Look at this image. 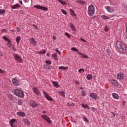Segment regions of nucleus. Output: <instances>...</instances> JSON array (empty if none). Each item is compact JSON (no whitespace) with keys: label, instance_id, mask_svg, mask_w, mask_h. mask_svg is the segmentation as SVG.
I'll list each match as a JSON object with an SVG mask.
<instances>
[{"label":"nucleus","instance_id":"1","mask_svg":"<svg viewBox=\"0 0 127 127\" xmlns=\"http://www.w3.org/2000/svg\"><path fill=\"white\" fill-rule=\"evenodd\" d=\"M116 46L120 51L121 52H124V53H127V47L125 44H123L122 42L120 41H118L116 43Z\"/></svg>","mask_w":127,"mask_h":127},{"label":"nucleus","instance_id":"2","mask_svg":"<svg viewBox=\"0 0 127 127\" xmlns=\"http://www.w3.org/2000/svg\"><path fill=\"white\" fill-rule=\"evenodd\" d=\"M14 94L19 98H23L24 97V93L22 90L15 89L14 91Z\"/></svg>","mask_w":127,"mask_h":127},{"label":"nucleus","instance_id":"3","mask_svg":"<svg viewBox=\"0 0 127 127\" xmlns=\"http://www.w3.org/2000/svg\"><path fill=\"white\" fill-rule=\"evenodd\" d=\"M88 13L90 16L94 15V14L95 13V6H94V5L91 4L89 6Z\"/></svg>","mask_w":127,"mask_h":127},{"label":"nucleus","instance_id":"4","mask_svg":"<svg viewBox=\"0 0 127 127\" xmlns=\"http://www.w3.org/2000/svg\"><path fill=\"white\" fill-rule=\"evenodd\" d=\"M13 56L15 60L17 61V62L22 63V59H21V57H20V56H19L18 54H14Z\"/></svg>","mask_w":127,"mask_h":127},{"label":"nucleus","instance_id":"5","mask_svg":"<svg viewBox=\"0 0 127 127\" xmlns=\"http://www.w3.org/2000/svg\"><path fill=\"white\" fill-rule=\"evenodd\" d=\"M34 7L35 8H37V9H42L43 10H48V8L43 7V6H40V5H34Z\"/></svg>","mask_w":127,"mask_h":127},{"label":"nucleus","instance_id":"6","mask_svg":"<svg viewBox=\"0 0 127 127\" xmlns=\"http://www.w3.org/2000/svg\"><path fill=\"white\" fill-rule=\"evenodd\" d=\"M12 83L13 86H17L19 85V83H18V80H17L15 78H13L12 79Z\"/></svg>","mask_w":127,"mask_h":127},{"label":"nucleus","instance_id":"7","mask_svg":"<svg viewBox=\"0 0 127 127\" xmlns=\"http://www.w3.org/2000/svg\"><path fill=\"white\" fill-rule=\"evenodd\" d=\"M42 118L46 121V122H48L49 124H51L52 123V121L50 120V118L49 117H47L46 115H42Z\"/></svg>","mask_w":127,"mask_h":127},{"label":"nucleus","instance_id":"8","mask_svg":"<svg viewBox=\"0 0 127 127\" xmlns=\"http://www.w3.org/2000/svg\"><path fill=\"white\" fill-rule=\"evenodd\" d=\"M90 96L92 99H93V100H98V95L95 93H91Z\"/></svg>","mask_w":127,"mask_h":127},{"label":"nucleus","instance_id":"9","mask_svg":"<svg viewBox=\"0 0 127 127\" xmlns=\"http://www.w3.org/2000/svg\"><path fill=\"white\" fill-rule=\"evenodd\" d=\"M111 83L113 86H114V87H118V85H119V82H118V81L115 79H112L111 81Z\"/></svg>","mask_w":127,"mask_h":127},{"label":"nucleus","instance_id":"10","mask_svg":"<svg viewBox=\"0 0 127 127\" xmlns=\"http://www.w3.org/2000/svg\"><path fill=\"white\" fill-rule=\"evenodd\" d=\"M78 54H79V55H80V57H81V58H85L86 59H88V58H89V57L85 54H84L81 52H77Z\"/></svg>","mask_w":127,"mask_h":127},{"label":"nucleus","instance_id":"11","mask_svg":"<svg viewBox=\"0 0 127 127\" xmlns=\"http://www.w3.org/2000/svg\"><path fill=\"white\" fill-rule=\"evenodd\" d=\"M30 105L32 107V108H36L38 105L36 102H35L34 101H31L30 102Z\"/></svg>","mask_w":127,"mask_h":127},{"label":"nucleus","instance_id":"12","mask_svg":"<svg viewBox=\"0 0 127 127\" xmlns=\"http://www.w3.org/2000/svg\"><path fill=\"white\" fill-rule=\"evenodd\" d=\"M30 43H31V44H33V45H36L37 44V42L35 41L34 38H32L29 39Z\"/></svg>","mask_w":127,"mask_h":127},{"label":"nucleus","instance_id":"13","mask_svg":"<svg viewBox=\"0 0 127 127\" xmlns=\"http://www.w3.org/2000/svg\"><path fill=\"white\" fill-rule=\"evenodd\" d=\"M11 7L13 9H15V8H18V7H20V5H19V4H18V3H17L12 6H11Z\"/></svg>","mask_w":127,"mask_h":127},{"label":"nucleus","instance_id":"14","mask_svg":"<svg viewBox=\"0 0 127 127\" xmlns=\"http://www.w3.org/2000/svg\"><path fill=\"white\" fill-rule=\"evenodd\" d=\"M52 84L56 88H59L60 87V85H59L58 82L52 81Z\"/></svg>","mask_w":127,"mask_h":127},{"label":"nucleus","instance_id":"15","mask_svg":"<svg viewBox=\"0 0 127 127\" xmlns=\"http://www.w3.org/2000/svg\"><path fill=\"white\" fill-rule=\"evenodd\" d=\"M2 38L3 39H4V40H5V41H7L8 45H10V40L9 39H8L5 36L2 37Z\"/></svg>","mask_w":127,"mask_h":127},{"label":"nucleus","instance_id":"16","mask_svg":"<svg viewBox=\"0 0 127 127\" xmlns=\"http://www.w3.org/2000/svg\"><path fill=\"white\" fill-rule=\"evenodd\" d=\"M23 123H25V125H27V126H30V122L28 121V120L26 119H24L23 120Z\"/></svg>","mask_w":127,"mask_h":127},{"label":"nucleus","instance_id":"17","mask_svg":"<svg viewBox=\"0 0 127 127\" xmlns=\"http://www.w3.org/2000/svg\"><path fill=\"white\" fill-rule=\"evenodd\" d=\"M33 90L36 95H39L40 94V92H39V90L36 87H34Z\"/></svg>","mask_w":127,"mask_h":127},{"label":"nucleus","instance_id":"18","mask_svg":"<svg viewBox=\"0 0 127 127\" xmlns=\"http://www.w3.org/2000/svg\"><path fill=\"white\" fill-rule=\"evenodd\" d=\"M112 96L114 98V99H116V100H118L120 97L119 96V95L116 93H112Z\"/></svg>","mask_w":127,"mask_h":127},{"label":"nucleus","instance_id":"19","mask_svg":"<svg viewBox=\"0 0 127 127\" xmlns=\"http://www.w3.org/2000/svg\"><path fill=\"white\" fill-rule=\"evenodd\" d=\"M69 26L70 27H71V30H72L73 31H76V28L75 27V26H74V25L73 24V23H72V22H70L69 23Z\"/></svg>","mask_w":127,"mask_h":127},{"label":"nucleus","instance_id":"20","mask_svg":"<svg viewBox=\"0 0 127 127\" xmlns=\"http://www.w3.org/2000/svg\"><path fill=\"white\" fill-rule=\"evenodd\" d=\"M16 120L15 119H11L9 122V124L11 127H14L13 126V123H15Z\"/></svg>","mask_w":127,"mask_h":127},{"label":"nucleus","instance_id":"21","mask_svg":"<svg viewBox=\"0 0 127 127\" xmlns=\"http://www.w3.org/2000/svg\"><path fill=\"white\" fill-rule=\"evenodd\" d=\"M58 1L60 2V3H61L62 5H67V2L65 1H63L62 0H58Z\"/></svg>","mask_w":127,"mask_h":127},{"label":"nucleus","instance_id":"22","mask_svg":"<svg viewBox=\"0 0 127 127\" xmlns=\"http://www.w3.org/2000/svg\"><path fill=\"white\" fill-rule=\"evenodd\" d=\"M17 115L19 116V117H24L25 116V113L22 112H19L17 113Z\"/></svg>","mask_w":127,"mask_h":127},{"label":"nucleus","instance_id":"23","mask_svg":"<svg viewBox=\"0 0 127 127\" xmlns=\"http://www.w3.org/2000/svg\"><path fill=\"white\" fill-rule=\"evenodd\" d=\"M76 2H78V3H80V4H82V5L85 4L86 3V2L83 0H76Z\"/></svg>","mask_w":127,"mask_h":127},{"label":"nucleus","instance_id":"24","mask_svg":"<svg viewBox=\"0 0 127 127\" xmlns=\"http://www.w3.org/2000/svg\"><path fill=\"white\" fill-rule=\"evenodd\" d=\"M59 94H60V96H62L64 98H65V92L64 91H59Z\"/></svg>","mask_w":127,"mask_h":127},{"label":"nucleus","instance_id":"25","mask_svg":"<svg viewBox=\"0 0 127 127\" xmlns=\"http://www.w3.org/2000/svg\"><path fill=\"white\" fill-rule=\"evenodd\" d=\"M69 11L70 12L71 15L72 16H76V14H75V12H74V10L72 9H69Z\"/></svg>","mask_w":127,"mask_h":127},{"label":"nucleus","instance_id":"26","mask_svg":"<svg viewBox=\"0 0 127 127\" xmlns=\"http://www.w3.org/2000/svg\"><path fill=\"white\" fill-rule=\"evenodd\" d=\"M117 77L118 78V79H123V78H124V74L121 73H119L117 74Z\"/></svg>","mask_w":127,"mask_h":127},{"label":"nucleus","instance_id":"27","mask_svg":"<svg viewBox=\"0 0 127 127\" xmlns=\"http://www.w3.org/2000/svg\"><path fill=\"white\" fill-rule=\"evenodd\" d=\"M16 42L17 43V44H18V43H19V41H20L21 39V37H20V36H18L16 38Z\"/></svg>","mask_w":127,"mask_h":127},{"label":"nucleus","instance_id":"28","mask_svg":"<svg viewBox=\"0 0 127 127\" xmlns=\"http://www.w3.org/2000/svg\"><path fill=\"white\" fill-rule=\"evenodd\" d=\"M59 69H60V70H67V69H68V67H67V66H59Z\"/></svg>","mask_w":127,"mask_h":127},{"label":"nucleus","instance_id":"29","mask_svg":"<svg viewBox=\"0 0 127 127\" xmlns=\"http://www.w3.org/2000/svg\"><path fill=\"white\" fill-rule=\"evenodd\" d=\"M52 57L54 58V59H55V60H58V57H57V54H54L52 55Z\"/></svg>","mask_w":127,"mask_h":127},{"label":"nucleus","instance_id":"30","mask_svg":"<svg viewBox=\"0 0 127 127\" xmlns=\"http://www.w3.org/2000/svg\"><path fill=\"white\" fill-rule=\"evenodd\" d=\"M82 107L84 109H88V110H90V107L87 105H85L84 104H82Z\"/></svg>","mask_w":127,"mask_h":127},{"label":"nucleus","instance_id":"31","mask_svg":"<svg viewBox=\"0 0 127 127\" xmlns=\"http://www.w3.org/2000/svg\"><path fill=\"white\" fill-rule=\"evenodd\" d=\"M107 10L109 12H113V9H112V8H111L110 6L107 7Z\"/></svg>","mask_w":127,"mask_h":127},{"label":"nucleus","instance_id":"32","mask_svg":"<svg viewBox=\"0 0 127 127\" xmlns=\"http://www.w3.org/2000/svg\"><path fill=\"white\" fill-rule=\"evenodd\" d=\"M8 46L10 47V48H11V50H13V51H16V49L15 48V47H14V46H11V47H10L9 45H8Z\"/></svg>","mask_w":127,"mask_h":127},{"label":"nucleus","instance_id":"33","mask_svg":"<svg viewBox=\"0 0 127 127\" xmlns=\"http://www.w3.org/2000/svg\"><path fill=\"white\" fill-rule=\"evenodd\" d=\"M92 75L91 74H88L86 76V78L87 79V80H91L92 79Z\"/></svg>","mask_w":127,"mask_h":127},{"label":"nucleus","instance_id":"34","mask_svg":"<svg viewBox=\"0 0 127 127\" xmlns=\"http://www.w3.org/2000/svg\"><path fill=\"white\" fill-rule=\"evenodd\" d=\"M71 50L72 51H75V52H78L79 51L78 50V49H77L75 47H72L71 48Z\"/></svg>","mask_w":127,"mask_h":127},{"label":"nucleus","instance_id":"35","mask_svg":"<svg viewBox=\"0 0 127 127\" xmlns=\"http://www.w3.org/2000/svg\"><path fill=\"white\" fill-rule=\"evenodd\" d=\"M102 18H103V19H110V17H108L106 15H102Z\"/></svg>","mask_w":127,"mask_h":127},{"label":"nucleus","instance_id":"36","mask_svg":"<svg viewBox=\"0 0 127 127\" xmlns=\"http://www.w3.org/2000/svg\"><path fill=\"white\" fill-rule=\"evenodd\" d=\"M67 106L68 107H74V106H75V104H74V103L70 104L69 103H67Z\"/></svg>","mask_w":127,"mask_h":127},{"label":"nucleus","instance_id":"37","mask_svg":"<svg viewBox=\"0 0 127 127\" xmlns=\"http://www.w3.org/2000/svg\"><path fill=\"white\" fill-rule=\"evenodd\" d=\"M47 100L49 101H53V99H52V97L49 96L48 95L47 97H46Z\"/></svg>","mask_w":127,"mask_h":127},{"label":"nucleus","instance_id":"38","mask_svg":"<svg viewBox=\"0 0 127 127\" xmlns=\"http://www.w3.org/2000/svg\"><path fill=\"white\" fill-rule=\"evenodd\" d=\"M109 29H110V28L107 25L105 26V28H104L105 31L108 32V31H109Z\"/></svg>","mask_w":127,"mask_h":127},{"label":"nucleus","instance_id":"39","mask_svg":"<svg viewBox=\"0 0 127 127\" xmlns=\"http://www.w3.org/2000/svg\"><path fill=\"white\" fill-rule=\"evenodd\" d=\"M3 13H5V10L0 9V14H3Z\"/></svg>","mask_w":127,"mask_h":127},{"label":"nucleus","instance_id":"40","mask_svg":"<svg viewBox=\"0 0 127 127\" xmlns=\"http://www.w3.org/2000/svg\"><path fill=\"white\" fill-rule=\"evenodd\" d=\"M61 11L64 14H65L66 15V14H67V12H66V10L63 9H61Z\"/></svg>","mask_w":127,"mask_h":127},{"label":"nucleus","instance_id":"41","mask_svg":"<svg viewBox=\"0 0 127 127\" xmlns=\"http://www.w3.org/2000/svg\"><path fill=\"white\" fill-rule=\"evenodd\" d=\"M46 64H49V65H51V61H46L45 62Z\"/></svg>","mask_w":127,"mask_h":127},{"label":"nucleus","instance_id":"42","mask_svg":"<svg viewBox=\"0 0 127 127\" xmlns=\"http://www.w3.org/2000/svg\"><path fill=\"white\" fill-rule=\"evenodd\" d=\"M83 120H84L85 122H86V123H88V122H89V120H88L87 118H86V116H83Z\"/></svg>","mask_w":127,"mask_h":127},{"label":"nucleus","instance_id":"43","mask_svg":"<svg viewBox=\"0 0 127 127\" xmlns=\"http://www.w3.org/2000/svg\"><path fill=\"white\" fill-rule=\"evenodd\" d=\"M33 27H35V28L37 29V30H39V28H38V27L36 26L35 24H33Z\"/></svg>","mask_w":127,"mask_h":127},{"label":"nucleus","instance_id":"44","mask_svg":"<svg viewBox=\"0 0 127 127\" xmlns=\"http://www.w3.org/2000/svg\"><path fill=\"white\" fill-rule=\"evenodd\" d=\"M81 94L82 96H86V91L82 90Z\"/></svg>","mask_w":127,"mask_h":127},{"label":"nucleus","instance_id":"45","mask_svg":"<svg viewBox=\"0 0 127 127\" xmlns=\"http://www.w3.org/2000/svg\"><path fill=\"white\" fill-rule=\"evenodd\" d=\"M45 53H46V51L44 50L43 51H40L39 54H45Z\"/></svg>","mask_w":127,"mask_h":127},{"label":"nucleus","instance_id":"46","mask_svg":"<svg viewBox=\"0 0 127 127\" xmlns=\"http://www.w3.org/2000/svg\"><path fill=\"white\" fill-rule=\"evenodd\" d=\"M65 35H66V36H67V37H68V38H70V37H71V36H70V35H69V34L67 32H65L64 33Z\"/></svg>","mask_w":127,"mask_h":127},{"label":"nucleus","instance_id":"47","mask_svg":"<svg viewBox=\"0 0 127 127\" xmlns=\"http://www.w3.org/2000/svg\"><path fill=\"white\" fill-rule=\"evenodd\" d=\"M43 94L45 96L46 98L48 96V93L45 91H43Z\"/></svg>","mask_w":127,"mask_h":127},{"label":"nucleus","instance_id":"48","mask_svg":"<svg viewBox=\"0 0 127 127\" xmlns=\"http://www.w3.org/2000/svg\"><path fill=\"white\" fill-rule=\"evenodd\" d=\"M0 73L1 74H4V73H5V71H4V70L0 68Z\"/></svg>","mask_w":127,"mask_h":127},{"label":"nucleus","instance_id":"49","mask_svg":"<svg viewBox=\"0 0 127 127\" xmlns=\"http://www.w3.org/2000/svg\"><path fill=\"white\" fill-rule=\"evenodd\" d=\"M82 71V72H85V70H84V69H83V68H80V69H79V70H78V72H79V73H81V71Z\"/></svg>","mask_w":127,"mask_h":127},{"label":"nucleus","instance_id":"50","mask_svg":"<svg viewBox=\"0 0 127 127\" xmlns=\"http://www.w3.org/2000/svg\"><path fill=\"white\" fill-rule=\"evenodd\" d=\"M56 52H57L60 55H61V52L58 50V49H56Z\"/></svg>","mask_w":127,"mask_h":127},{"label":"nucleus","instance_id":"51","mask_svg":"<svg viewBox=\"0 0 127 127\" xmlns=\"http://www.w3.org/2000/svg\"><path fill=\"white\" fill-rule=\"evenodd\" d=\"M80 40H81V41H83V42H86V41L83 39V38H80Z\"/></svg>","mask_w":127,"mask_h":127},{"label":"nucleus","instance_id":"52","mask_svg":"<svg viewBox=\"0 0 127 127\" xmlns=\"http://www.w3.org/2000/svg\"><path fill=\"white\" fill-rule=\"evenodd\" d=\"M18 103L19 104V105H22V102L20 101V100H19L18 101Z\"/></svg>","mask_w":127,"mask_h":127},{"label":"nucleus","instance_id":"53","mask_svg":"<svg viewBox=\"0 0 127 127\" xmlns=\"http://www.w3.org/2000/svg\"><path fill=\"white\" fill-rule=\"evenodd\" d=\"M91 111H92V112H95V111H96V109H95V108H92V109H91Z\"/></svg>","mask_w":127,"mask_h":127},{"label":"nucleus","instance_id":"54","mask_svg":"<svg viewBox=\"0 0 127 127\" xmlns=\"http://www.w3.org/2000/svg\"><path fill=\"white\" fill-rule=\"evenodd\" d=\"M6 32V30H5L4 29L2 30V32Z\"/></svg>","mask_w":127,"mask_h":127},{"label":"nucleus","instance_id":"55","mask_svg":"<svg viewBox=\"0 0 127 127\" xmlns=\"http://www.w3.org/2000/svg\"><path fill=\"white\" fill-rule=\"evenodd\" d=\"M107 52H108V54H109V53H111V51H110V49H108L107 50Z\"/></svg>","mask_w":127,"mask_h":127},{"label":"nucleus","instance_id":"56","mask_svg":"<svg viewBox=\"0 0 127 127\" xmlns=\"http://www.w3.org/2000/svg\"><path fill=\"white\" fill-rule=\"evenodd\" d=\"M75 84H77L78 85H79V84H80V82H79L76 81H75Z\"/></svg>","mask_w":127,"mask_h":127},{"label":"nucleus","instance_id":"57","mask_svg":"<svg viewBox=\"0 0 127 127\" xmlns=\"http://www.w3.org/2000/svg\"><path fill=\"white\" fill-rule=\"evenodd\" d=\"M20 31V28H18V29L17 30V32H19Z\"/></svg>","mask_w":127,"mask_h":127},{"label":"nucleus","instance_id":"58","mask_svg":"<svg viewBox=\"0 0 127 127\" xmlns=\"http://www.w3.org/2000/svg\"><path fill=\"white\" fill-rule=\"evenodd\" d=\"M51 66H49L47 68V69H51Z\"/></svg>","mask_w":127,"mask_h":127},{"label":"nucleus","instance_id":"59","mask_svg":"<svg viewBox=\"0 0 127 127\" xmlns=\"http://www.w3.org/2000/svg\"><path fill=\"white\" fill-rule=\"evenodd\" d=\"M80 90H83L84 88H83L82 87H80Z\"/></svg>","mask_w":127,"mask_h":127},{"label":"nucleus","instance_id":"60","mask_svg":"<svg viewBox=\"0 0 127 127\" xmlns=\"http://www.w3.org/2000/svg\"><path fill=\"white\" fill-rule=\"evenodd\" d=\"M53 39H54V40H55L56 39V38L55 37V36H53Z\"/></svg>","mask_w":127,"mask_h":127},{"label":"nucleus","instance_id":"61","mask_svg":"<svg viewBox=\"0 0 127 127\" xmlns=\"http://www.w3.org/2000/svg\"><path fill=\"white\" fill-rule=\"evenodd\" d=\"M47 55L48 56V57H49V56H50V55L49 54V53H47Z\"/></svg>","mask_w":127,"mask_h":127},{"label":"nucleus","instance_id":"62","mask_svg":"<svg viewBox=\"0 0 127 127\" xmlns=\"http://www.w3.org/2000/svg\"><path fill=\"white\" fill-rule=\"evenodd\" d=\"M20 4H22V1H19Z\"/></svg>","mask_w":127,"mask_h":127},{"label":"nucleus","instance_id":"63","mask_svg":"<svg viewBox=\"0 0 127 127\" xmlns=\"http://www.w3.org/2000/svg\"><path fill=\"white\" fill-rule=\"evenodd\" d=\"M46 111H43V114H46Z\"/></svg>","mask_w":127,"mask_h":127},{"label":"nucleus","instance_id":"64","mask_svg":"<svg viewBox=\"0 0 127 127\" xmlns=\"http://www.w3.org/2000/svg\"><path fill=\"white\" fill-rule=\"evenodd\" d=\"M125 103H126V102H125V101L123 102V106H125Z\"/></svg>","mask_w":127,"mask_h":127}]
</instances>
